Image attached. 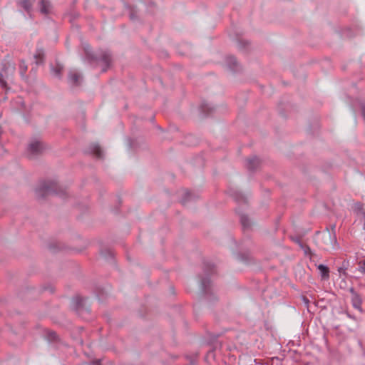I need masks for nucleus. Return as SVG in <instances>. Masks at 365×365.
<instances>
[{"label":"nucleus","mask_w":365,"mask_h":365,"mask_svg":"<svg viewBox=\"0 0 365 365\" xmlns=\"http://www.w3.org/2000/svg\"><path fill=\"white\" fill-rule=\"evenodd\" d=\"M38 199H44L50 195H55L63 198L66 195L65 190L59 187L56 181L44 180L40 182L35 190Z\"/></svg>","instance_id":"f257e3e1"},{"label":"nucleus","mask_w":365,"mask_h":365,"mask_svg":"<svg viewBox=\"0 0 365 365\" xmlns=\"http://www.w3.org/2000/svg\"><path fill=\"white\" fill-rule=\"evenodd\" d=\"M205 277L200 280L201 290L205 295L213 294L210 275L214 273V265L210 263L204 264Z\"/></svg>","instance_id":"f03ea898"},{"label":"nucleus","mask_w":365,"mask_h":365,"mask_svg":"<svg viewBox=\"0 0 365 365\" xmlns=\"http://www.w3.org/2000/svg\"><path fill=\"white\" fill-rule=\"evenodd\" d=\"M349 292L351 294V304L353 308L359 311L361 314L364 313V310L362 308L363 299L361 294L357 292L353 287L349 288Z\"/></svg>","instance_id":"7ed1b4c3"},{"label":"nucleus","mask_w":365,"mask_h":365,"mask_svg":"<svg viewBox=\"0 0 365 365\" xmlns=\"http://www.w3.org/2000/svg\"><path fill=\"white\" fill-rule=\"evenodd\" d=\"M92 60L101 61L103 63L102 72H106L110 67L111 63V54L108 51H102L101 53L96 56H91Z\"/></svg>","instance_id":"20e7f679"},{"label":"nucleus","mask_w":365,"mask_h":365,"mask_svg":"<svg viewBox=\"0 0 365 365\" xmlns=\"http://www.w3.org/2000/svg\"><path fill=\"white\" fill-rule=\"evenodd\" d=\"M43 149L42 143L39 140H34L28 145L27 154L30 158H32L41 153Z\"/></svg>","instance_id":"39448f33"},{"label":"nucleus","mask_w":365,"mask_h":365,"mask_svg":"<svg viewBox=\"0 0 365 365\" xmlns=\"http://www.w3.org/2000/svg\"><path fill=\"white\" fill-rule=\"evenodd\" d=\"M68 82L73 86H78L82 79L81 73L76 71H71L68 73Z\"/></svg>","instance_id":"423d86ee"},{"label":"nucleus","mask_w":365,"mask_h":365,"mask_svg":"<svg viewBox=\"0 0 365 365\" xmlns=\"http://www.w3.org/2000/svg\"><path fill=\"white\" fill-rule=\"evenodd\" d=\"M89 152L94 154L96 158L101 159L103 157V152L98 143H93L88 148Z\"/></svg>","instance_id":"0eeeda50"},{"label":"nucleus","mask_w":365,"mask_h":365,"mask_svg":"<svg viewBox=\"0 0 365 365\" xmlns=\"http://www.w3.org/2000/svg\"><path fill=\"white\" fill-rule=\"evenodd\" d=\"M39 6L41 13L48 14L51 12L52 6L48 0H41Z\"/></svg>","instance_id":"6e6552de"},{"label":"nucleus","mask_w":365,"mask_h":365,"mask_svg":"<svg viewBox=\"0 0 365 365\" xmlns=\"http://www.w3.org/2000/svg\"><path fill=\"white\" fill-rule=\"evenodd\" d=\"M34 0H21L18 4L22 7L27 14L31 16V12Z\"/></svg>","instance_id":"1a4fd4ad"},{"label":"nucleus","mask_w":365,"mask_h":365,"mask_svg":"<svg viewBox=\"0 0 365 365\" xmlns=\"http://www.w3.org/2000/svg\"><path fill=\"white\" fill-rule=\"evenodd\" d=\"M259 164V160L256 156H253L247 160L246 167L249 170L253 171L257 169Z\"/></svg>","instance_id":"9d476101"},{"label":"nucleus","mask_w":365,"mask_h":365,"mask_svg":"<svg viewBox=\"0 0 365 365\" xmlns=\"http://www.w3.org/2000/svg\"><path fill=\"white\" fill-rule=\"evenodd\" d=\"M327 230L329 232L330 242L332 246L334 247L338 245L336 235V225L333 224L330 226V228H327Z\"/></svg>","instance_id":"9b49d317"},{"label":"nucleus","mask_w":365,"mask_h":365,"mask_svg":"<svg viewBox=\"0 0 365 365\" xmlns=\"http://www.w3.org/2000/svg\"><path fill=\"white\" fill-rule=\"evenodd\" d=\"M317 269L320 272V275L323 279H328L329 277V269L324 264H319Z\"/></svg>","instance_id":"f8f14e48"},{"label":"nucleus","mask_w":365,"mask_h":365,"mask_svg":"<svg viewBox=\"0 0 365 365\" xmlns=\"http://www.w3.org/2000/svg\"><path fill=\"white\" fill-rule=\"evenodd\" d=\"M232 196L234 200L239 204H245L247 202V198L238 191H234L232 193Z\"/></svg>","instance_id":"ddd939ff"},{"label":"nucleus","mask_w":365,"mask_h":365,"mask_svg":"<svg viewBox=\"0 0 365 365\" xmlns=\"http://www.w3.org/2000/svg\"><path fill=\"white\" fill-rule=\"evenodd\" d=\"M44 58V51L42 48H38L34 54L35 63L36 65L43 63Z\"/></svg>","instance_id":"4468645a"},{"label":"nucleus","mask_w":365,"mask_h":365,"mask_svg":"<svg viewBox=\"0 0 365 365\" xmlns=\"http://www.w3.org/2000/svg\"><path fill=\"white\" fill-rule=\"evenodd\" d=\"M239 215H240V222H241V225H242L243 229L244 230L248 229L251 225V223H250V221L248 217L246 215L242 214V213H239Z\"/></svg>","instance_id":"2eb2a0df"},{"label":"nucleus","mask_w":365,"mask_h":365,"mask_svg":"<svg viewBox=\"0 0 365 365\" xmlns=\"http://www.w3.org/2000/svg\"><path fill=\"white\" fill-rule=\"evenodd\" d=\"M226 63L231 70L235 69V67L237 65V61L234 56H227L226 58Z\"/></svg>","instance_id":"dca6fc26"},{"label":"nucleus","mask_w":365,"mask_h":365,"mask_svg":"<svg viewBox=\"0 0 365 365\" xmlns=\"http://www.w3.org/2000/svg\"><path fill=\"white\" fill-rule=\"evenodd\" d=\"M200 111L205 115H207L210 114V113L212 110V107H211L208 103H202L200 106Z\"/></svg>","instance_id":"f3484780"},{"label":"nucleus","mask_w":365,"mask_h":365,"mask_svg":"<svg viewBox=\"0 0 365 365\" xmlns=\"http://www.w3.org/2000/svg\"><path fill=\"white\" fill-rule=\"evenodd\" d=\"M63 67L60 65H57L56 68L51 67V73L53 76L60 78Z\"/></svg>","instance_id":"a211bd4d"},{"label":"nucleus","mask_w":365,"mask_h":365,"mask_svg":"<svg viewBox=\"0 0 365 365\" xmlns=\"http://www.w3.org/2000/svg\"><path fill=\"white\" fill-rule=\"evenodd\" d=\"M349 265V261L347 260H344V262H342V265L339 267H338V272L340 274H343L344 276L346 277L347 275V273H346V269H347V267Z\"/></svg>","instance_id":"6ab92c4d"},{"label":"nucleus","mask_w":365,"mask_h":365,"mask_svg":"<svg viewBox=\"0 0 365 365\" xmlns=\"http://www.w3.org/2000/svg\"><path fill=\"white\" fill-rule=\"evenodd\" d=\"M358 268L357 270L362 274H365V257H363L362 259L359 260L358 262Z\"/></svg>","instance_id":"aec40b11"},{"label":"nucleus","mask_w":365,"mask_h":365,"mask_svg":"<svg viewBox=\"0 0 365 365\" xmlns=\"http://www.w3.org/2000/svg\"><path fill=\"white\" fill-rule=\"evenodd\" d=\"M354 210L358 213H361L365 216V210L364 209L363 204L361 202H356L354 205Z\"/></svg>","instance_id":"412c9836"},{"label":"nucleus","mask_w":365,"mask_h":365,"mask_svg":"<svg viewBox=\"0 0 365 365\" xmlns=\"http://www.w3.org/2000/svg\"><path fill=\"white\" fill-rule=\"evenodd\" d=\"M191 193L190 192H186L184 197L182 199V203L185 205L187 201H189L191 198Z\"/></svg>","instance_id":"4be33fe9"},{"label":"nucleus","mask_w":365,"mask_h":365,"mask_svg":"<svg viewBox=\"0 0 365 365\" xmlns=\"http://www.w3.org/2000/svg\"><path fill=\"white\" fill-rule=\"evenodd\" d=\"M27 69V66L24 65H21V75L22 77L25 76L26 71Z\"/></svg>","instance_id":"5701e85b"},{"label":"nucleus","mask_w":365,"mask_h":365,"mask_svg":"<svg viewBox=\"0 0 365 365\" xmlns=\"http://www.w3.org/2000/svg\"><path fill=\"white\" fill-rule=\"evenodd\" d=\"M75 300L76 301V304H77L78 307H79L83 303V299L81 297H76L75 298Z\"/></svg>","instance_id":"b1692460"},{"label":"nucleus","mask_w":365,"mask_h":365,"mask_svg":"<svg viewBox=\"0 0 365 365\" xmlns=\"http://www.w3.org/2000/svg\"><path fill=\"white\" fill-rule=\"evenodd\" d=\"M345 314L346 317L352 320H356V317L354 315L350 314L349 312H345Z\"/></svg>","instance_id":"393cba45"},{"label":"nucleus","mask_w":365,"mask_h":365,"mask_svg":"<svg viewBox=\"0 0 365 365\" xmlns=\"http://www.w3.org/2000/svg\"><path fill=\"white\" fill-rule=\"evenodd\" d=\"M0 85L2 88H5L6 86V82L2 79L0 80Z\"/></svg>","instance_id":"a878e982"},{"label":"nucleus","mask_w":365,"mask_h":365,"mask_svg":"<svg viewBox=\"0 0 365 365\" xmlns=\"http://www.w3.org/2000/svg\"><path fill=\"white\" fill-rule=\"evenodd\" d=\"M49 335L52 339H54L56 337V334L55 332H51Z\"/></svg>","instance_id":"bb28decb"},{"label":"nucleus","mask_w":365,"mask_h":365,"mask_svg":"<svg viewBox=\"0 0 365 365\" xmlns=\"http://www.w3.org/2000/svg\"><path fill=\"white\" fill-rule=\"evenodd\" d=\"M296 242L299 243V245L302 247V245L301 244L300 241L299 240H297Z\"/></svg>","instance_id":"cd10ccee"},{"label":"nucleus","mask_w":365,"mask_h":365,"mask_svg":"<svg viewBox=\"0 0 365 365\" xmlns=\"http://www.w3.org/2000/svg\"><path fill=\"white\" fill-rule=\"evenodd\" d=\"M134 18H135V16H134L133 14L131 13L130 14V19H133Z\"/></svg>","instance_id":"c85d7f7f"}]
</instances>
